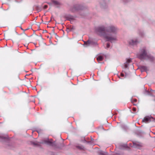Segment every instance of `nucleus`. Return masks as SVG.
I'll use <instances>...</instances> for the list:
<instances>
[{"mask_svg": "<svg viewBox=\"0 0 155 155\" xmlns=\"http://www.w3.org/2000/svg\"><path fill=\"white\" fill-rule=\"evenodd\" d=\"M118 31L117 27L113 25L108 26L106 30V33L103 35L107 41L112 42L117 41L116 35Z\"/></svg>", "mask_w": 155, "mask_h": 155, "instance_id": "obj_1", "label": "nucleus"}, {"mask_svg": "<svg viewBox=\"0 0 155 155\" xmlns=\"http://www.w3.org/2000/svg\"><path fill=\"white\" fill-rule=\"evenodd\" d=\"M148 55L146 49L143 48L140 50L137 56L138 58L141 60H145Z\"/></svg>", "mask_w": 155, "mask_h": 155, "instance_id": "obj_2", "label": "nucleus"}, {"mask_svg": "<svg viewBox=\"0 0 155 155\" xmlns=\"http://www.w3.org/2000/svg\"><path fill=\"white\" fill-rule=\"evenodd\" d=\"M128 43L130 46H134L137 45L139 41L137 38H135L129 40Z\"/></svg>", "mask_w": 155, "mask_h": 155, "instance_id": "obj_3", "label": "nucleus"}, {"mask_svg": "<svg viewBox=\"0 0 155 155\" xmlns=\"http://www.w3.org/2000/svg\"><path fill=\"white\" fill-rule=\"evenodd\" d=\"M154 120V119L150 116H145L142 120V122L145 123H148L151 121Z\"/></svg>", "mask_w": 155, "mask_h": 155, "instance_id": "obj_4", "label": "nucleus"}, {"mask_svg": "<svg viewBox=\"0 0 155 155\" xmlns=\"http://www.w3.org/2000/svg\"><path fill=\"white\" fill-rule=\"evenodd\" d=\"M94 44V42L91 40H88L87 41H84V45L85 47H88L90 45H93Z\"/></svg>", "mask_w": 155, "mask_h": 155, "instance_id": "obj_5", "label": "nucleus"}, {"mask_svg": "<svg viewBox=\"0 0 155 155\" xmlns=\"http://www.w3.org/2000/svg\"><path fill=\"white\" fill-rule=\"evenodd\" d=\"M105 28L104 26H101L97 28L96 29L97 32H101L102 31H106Z\"/></svg>", "mask_w": 155, "mask_h": 155, "instance_id": "obj_6", "label": "nucleus"}, {"mask_svg": "<svg viewBox=\"0 0 155 155\" xmlns=\"http://www.w3.org/2000/svg\"><path fill=\"white\" fill-rule=\"evenodd\" d=\"M40 143L47 144L48 145L51 146H53L54 144L53 142L49 141L48 140H44L43 141L41 142Z\"/></svg>", "mask_w": 155, "mask_h": 155, "instance_id": "obj_7", "label": "nucleus"}, {"mask_svg": "<svg viewBox=\"0 0 155 155\" xmlns=\"http://www.w3.org/2000/svg\"><path fill=\"white\" fill-rule=\"evenodd\" d=\"M155 59L153 56L148 54L145 60L153 62L155 61Z\"/></svg>", "mask_w": 155, "mask_h": 155, "instance_id": "obj_8", "label": "nucleus"}, {"mask_svg": "<svg viewBox=\"0 0 155 155\" xmlns=\"http://www.w3.org/2000/svg\"><path fill=\"white\" fill-rule=\"evenodd\" d=\"M66 18L68 20H69L71 21L75 19V17L70 15H66Z\"/></svg>", "mask_w": 155, "mask_h": 155, "instance_id": "obj_9", "label": "nucleus"}, {"mask_svg": "<svg viewBox=\"0 0 155 155\" xmlns=\"http://www.w3.org/2000/svg\"><path fill=\"white\" fill-rule=\"evenodd\" d=\"M131 59H127L125 63V68H127L128 65V64L130 63L131 62Z\"/></svg>", "mask_w": 155, "mask_h": 155, "instance_id": "obj_10", "label": "nucleus"}, {"mask_svg": "<svg viewBox=\"0 0 155 155\" xmlns=\"http://www.w3.org/2000/svg\"><path fill=\"white\" fill-rule=\"evenodd\" d=\"M77 7V5L74 6L70 9V10L71 12H74L78 10Z\"/></svg>", "mask_w": 155, "mask_h": 155, "instance_id": "obj_11", "label": "nucleus"}, {"mask_svg": "<svg viewBox=\"0 0 155 155\" xmlns=\"http://www.w3.org/2000/svg\"><path fill=\"white\" fill-rule=\"evenodd\" d=\"M134 146L135 147H137V148H140V147H142V144L141 143H134Z\"/></svg>", "mask_w": 155, "mask_h": 155, "instance_id": "obj_12", "label": "nucleus"}, {"mask_svg": "<svg viewBox=\"0 0 155 155\" xmlns=\"http://www.w3.org/2000/svg\"><path fill=\"white\" fill-rule=\"evenodd\" d=\"M140 69L141 72H143L147 71V68L146 66H142L140 67Z\"/></svg>", "mask_w": 155, "mask_h": 155, "instance_id": "obj_13", "label": "nucleus"}, {"mask_svg": "<svg viewBox=\"0 0 155 155\" xmlns=\"http://www.w3.org/2000/svg\"><path fill=\"white\" fill-rule=\"evenodd\" d=\"M130 109L131 112L133 113H136L137 110V108L135 107H130Z\"/></svg>", "mask_w": 155, "mask_h": 155, "instance_id": "obj_14", "label": "nucleus"}, {"mask_svg": "<svg viewBox=\"0 0 155 155\" xmlns=\"http://www.w3.org/2000/svg\"><path fill=\"white\" fill-rule=\"evenodd\" d=\"M101 7L102 8H104L107 7L106 4L105 2H101Z\"/></svg>", "mask_w": 155, "mask_h": 155, "instance_id": "obj_15", "label": "nucleus"}, {"mask_svg": "<svg viewBox=\"0 0 155 155\" xmlns=\"http://www.w3.org/2000/svg\"><path fill=\"white\" fill-rule=\"evenodd\" d=\"M103 57L101 56H99L97 58V60L98 61H101L103 60Z\"/></svg>", "mask_w": 155, "mask_h": 155, "instance_id": "obj_16", "label": "nucleus"}, {"mask_svg": "<svg viewBox=\"0 0 155 155\" xmlns=\"http://www.w3.org/2000/svg\"><path fill=\"white\" fill-rule=\"evenodd\" d=\"M76 147L77 148L80 150H83L84 148V147L83 146L80 145H76Z\"/></svg>", "mask_w": 155, "mask_h": 155, "instance_id": "obj_17", "label": "nucleus"}, {"mask_svg": "<svg viewBox=\"0 0 155 155\" xmlns=\"http://www.w3.org/2000/svg\"><path fill=\"white\" fill-rule=\"evenodd\" d=\"M31 144L37 146H39L40 145V143L38 142H31Z\"/></svg>", "mask_w": 155, "mask_h": 155, "instance_id": "obj_18", "label": "nucleus"}, {"mask_svg": "<svg viewBox=\"0 0 155 155\" xmlns=\"http://www.w3.org/2000/svg\"><path fill=\"white\" fill-rule=\"evenodd\" d=\"M53 2L54 4L55 5H58L60 4V3L58 1H53Z\"/></svg>", "mask_w": 155, "mask_h": 155, "instance_id": "obj_19", "label": "nucleus"}, {"mask_svg": "<svg viewBox=\"0 0 155 155\" xmlns=\"http://www.w3.org/2000/svg\"><path fill=\"white\" fill-rule=\"evenodd\" d=\"M139 34L140 35L142 36H143L144 35V33L142 31H141L139 32Z\"/></svg>", "mask_w": 155, "mask_h": 155, "instance_id": "obj_20", "label": "nucleus"}, {"mask_svg": "<svg viewBox=\"0 0 155 155\" xmlns=\"http://www.w3.org/2000/svg\"><path fill=\"white\" fill-rule=\"evenodd\" d=\"M110 43H107V47L106 48L107 49L109 48L110 47Z\"/></svg>", "mask_w": 155, "mask_h": 155, "instance_id": "obj_21", "label": "nucleus"}, {"mask_svg": "<svg viewBox=\"0 0 155 155\" xmlns=\"http://www.w3.org/2000/svg\"><path fill=\"white\" fill-rule=\"evenodd\" d=\"M37 10L38 11H40L41 10V8H40L38 6H37Z\"/></svg>", "mask_w": 155, "mask_h": 155, "instance_id": "obj_22", "label": "nucleus"}, {"mask_svg": "<svg viewBox=\"0 0 155 155\" xmlns=\"http://www.w3.org/2000/svg\"><path fill=\"white\" fill-rule=\"evenodd\" d=\"M48 7V6L47 5H45L44 6V9H46V8Z\"/></svg>", "mask_w": 155, "mask_h": 155, "instance_id": "obj_23", "label": "nucleus"}, {"mask_svg": "<svg viewBox=\"0 0 155 155\" xmlns=\"http://www.w3.org/2000/svg\"><path fill=\"white\" fill-rule=\"evenodd\" d=\"M121 76L122 77H124V74L122 73L121 74Z\"/></svg>", "mask_w": 155, "mask_h": 155, "instance_id": "obj_24", "label": "nucleus"}, {"mask_svg": "<svg viewBox=\"0 0 155 155\" xmlns=\"http://www.w3.org/2000/svg\"><path fill=\"white\" fill-rule=\"evenodd\" d=\"M53 33L54 34H55V35H57L56 34V33H54V30H53Z\"/></svg>", "mask_w": 155, "mask_h": 155, "instance_id": "obj_25", "label": "nucleus"}, {"mask_svg": "<svg viewBox=\"0 0 155 155\" xmlns=\"http://www.w3.org/2000/svg\"><path fill=\"white\" fill-rule=\"evenodd\" d=\"M2 139H5V138H6V137H2Z\"/></svg>", "mask_w": 155, "mask_h": 155, "instance_id": "obj_26", "label": "nucleus"}, {"mask_svg": "<svg viewBox=\"0 0 155 155\" xmlns=\"http://www.w3.org/2000/svg\"><path fill=\"white\" fill-rule=\"evenodd\" d=\"M137 101V100L136 99H134V101L135 102H136V101Z\"/></svg>", "mask_w": 155, "mask_h": 155, "instance_id": "obj_27", "label": "nucleus"}, {"mask_svg": "<svg viewBox=\"0 0 155 155\" xmlns=\"http://www.w3.org/2000/svg\"><path fill=\"white\" fill-rule=\"evenodd\" d=\"M101 155H104V154L102 153L101 154Z\"/></svg>", "mask_w": 155, "mask_h": 155, "instance_id": "obj_28", "label": "nucleus"}, {"mask_svg": "<svg viewBox=\"0 0 155 155\" xmlns=\"http://www.w3.org/2000/svg\"><path fill=\"white\" fill-rule=\"evenodd\" d=\"M134 105H136V104H134Z\"/></svg>", "mask_w": 155, "mask_h": 155, "instance_id": "obj_29", "label": "nucleus"}, {"mask_svg": "<svg viewBox=\"0 0 155 155\" xmlns=\"http://www.w3.org/2000/svg\"><path fill=\"white\" fill-rule=\"evenodd\" d=\"M154 99H153L154 101H155V97H154Z\"/></svg>", "mask_w": 155, "mask_h": 155, "instance_id": "obj_30", "label": "nucleus"}, {"mask_svg": "<svg viewBox=\"0 0 155 155\" xmlns=\"http://www.w3.org/2000/svg\"><path fill=\"white\" fill-rule=\"evenodd\" d=\"M37 131L38 133H39V130H37Z\"/></svg>", "mask_w": 155, "mask_h": 155, "instance_id": "obj_31", "label": "nucleus"}]
</instances>
